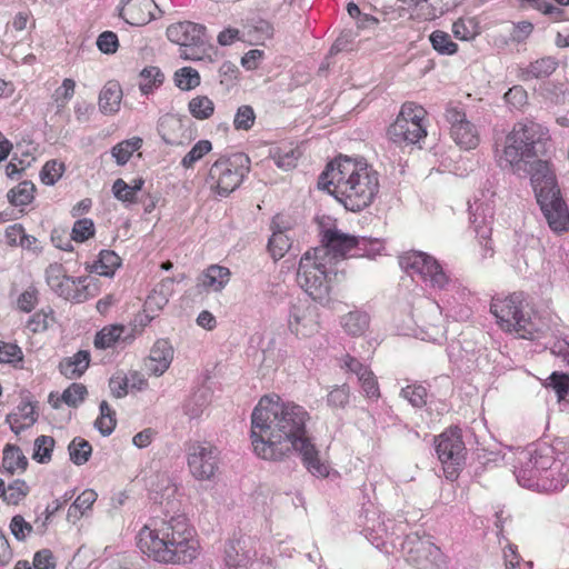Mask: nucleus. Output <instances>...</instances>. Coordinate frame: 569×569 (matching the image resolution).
<instances>
[{
  "instance_id": "1",
  "label": "nucleus",
  "mask_w": 569,
  "mask_h": 569,
  "mask_svg": "<svg viewBox=\"0 0 569 569\" xmlns=\"http://www.w3.org/2000/svg\"><path fill=\"white\" fill-rule=\"evenodd\" d=\"M310 412L277 393L262 396L251 413L250 440L253 452L263 460L282 461L293 453L317 477H327L328 467L308 431Z\"/></svg>"
},
{
  "instance_id": "2",
  "label": "nucleus",
  "mask_w": 569,
  "mask_h": 569,
  "mask_svg": "<svg viewBox=\"0 0 569 569\" xmlns=\"http://www.w3.org/2000/svg\"><path fill=\"white\" fill-rule=\"evenodd\" d=\"M137 547L148 559L162 565H188L200 555L197 530L183 516L150 518L137 535Z\"/></svg>"
},
{
  "instance_id": "3",
  "label": "nucleus",
  "mask_w": 569,
  "mask_h": 569,
  "mask_svg": "<svg viewBox=\"0 0 569 569\" xmlns=\"http://www.w3.org/2000/svg\"><path fill=\"white\" fill-rule=\"evenodd\" d=\"M319 186L347 210L359 212L370 207L379 193V173L363 160L339 156L327 164Z\"/></svg>"
},
{
  "instance_id": "4",
  "label": "nucleus",
  "mask_w": 569,
  "mask_h": 569,
  "mask_svg": "<svg viewBox=\"0 0 569 569\" xmlns=\"http://www.w3.org/2000/svg\"><path fill=\"white\" fill-rule=\"evenodd\" d=\"M490 313L503 332L531 341L553 332L561 322L556 312L536 309L522 291L492 297Z\"/></svg>"
},
{
  "instance_id": "5",
  "label": "nucleus",
  "mask_w": 569,
  "mask_h": 569,
  "mask_svg": "<svg viewBox=\"0 0 569 569\" xmlns=\"http://www.w3.org/2000/svg\"><path fill=\"white\" fill-rule=\"evenodd\" d=\"M536 199L549 228L556 232L569 229V210L561 197L556 174L548 161H535L530 169Z\"/></svg>"
},
{
  "instance_id": "6",
  "label": "nucleus",
  "mask_w": 569,
  "mask_h": 569,
  "mask_svg": "<svg viewBox=\"0 0 569 569\" xmlns=\"http://www.w3.org/2000/svg\"><path fill=\"white\" fill-rule=\"evenodd\" d=\"M549 140V132L541 124L533 121L516 122L506 136L500 160L513 167L535 159Z\"/></svg>"
},
{
  "instance_id": "7",
  "label": "nucleus",
  "mask_w": 569,
  "mask_h": 569,
  "mask_svg": "<svg viewBox=\"0 0 569 569\" xmlns=\"http://www.w3.org/2000/svg\"><path fill=\"white\" fill-rule=\"evenodd\" d=\"M331 257L325 249H310L300 259L297 279L300 287L313 299L320 302L330 298L332 290Z\"/></svg>"
},
{
  "instance_id": "8",
  "label": "nucleus",
  "mask_w": 569,
  "mask_h": 569,
  "mask_svg": "<svg viewBox=\"0 0 569 569\" xmlns=\"http://www.w3.org/2000/svg\"><path fill=\"white\" fill-rule=\"evenodd\" d=\"M249 171L247 154H221L209 167L204 182L212 194L226 198L241 186Z\"/></svg>"
},
{
  "instance_id": "9",
  "label": "nucleus",
  "mask_w": 569,
  "mask_h": 569,
  "mask_svg": "<svg viewBox=\"0 0 569 569\" xmlns=\"http://www.w3.org/2000/svg\"><path fill=\"white\" fill-rule=\"evenodd\" d=\"M427 111L415 102H405L387 130L397 144H416L427 137Z\"/></svg>"
},
{
  "instance_id": "10",
  "label": "nucleus",
  "mask_w": 569,
  "mask_h": 569,
  "mask_svg": "<svg viewBox=\"0 0 569 569\" xmlns=\"http://www.w3.org/2000/svg\"><path fill=\"white\" fill-rule=\"evenodd\" d=\"M435 446L445 477L450 481L457 480L466 459L462 430L457 426L445 429L435 437Z\"/></svg>"
},
{
  "instance_id": "11",
  "label": "nucleus",
  "mask_w": 569,
  "mask_h": 569,
  "mask_svg": "<svg viewBox=\"0 0 569 569\" xmlns=\"http://www.w3.org/2000/svg\"><path fill=\"white\" fill-rule=\"evenodd\" d=\"M401 269L410 276H419L432 289L445 290L450 283V277L439 261L422 251H407L399 257Z\"/></svg>"
},
{
  "instance_id": "12",
  "label": "nucleus",
  "mask_w": 569,
  "mask_h": 569,
  "mask_svg": "<svg viewBox=\"0 0 569 569\" xmlns=\"http://www.w3.org/2000/svg\"><path fill=\"white\" fill-rule=\"evenodd\" d=\"M46 281L53 292L66 300L82 302L93 296L89 292L91 282L89 277L68 276L66 268L59 262L48 266Z\"/></svg>"
},
{
  "instance_id": "13",
  "label": "nucleus",
  "mask_w": 569,
  "mask_h": 569,
  "mask_svg": "<svg viewBox=\"0 0 569 569\" xmlns=\"http://www.w3.org/2000/svg\"><path fill=\"white\" fill-rule=\"evenodd\" d=\"M555 465L552 448L546 445L540 446L528 453V461L517 472L518 481L528 488H546V483L541 481L552 476Z\"/></svg>"
},
{
  "instance_id": "14",
  "label": "nucleus",
  "mask_w": 569,
  "mask_h": 569,
  "mask_svg": "<svg viewBox=\"0 0 569 569\" xmlns=\"http://www.w3.org/2000/svg\"><path fill=\"white\" fill-rule=\"evenodd\" d=\"M406 560L418 569H441L446 556L432 541L418 536H408L402 546Z\"/></svg>"
},
{
  "instance_id": "15",
  "label": "nucleus",
  "mask_w": 569,
  "mask_h": 569,
  "mask_svg": "<svg viewBox=\"0 0 569 569\" xmlns=\"http://www.w3.org/2000/svg\"><path fill=\"white\" fill-rule=\"evenodd\" d=\"M218 449L209 442H194L188 449V467L198 480L211 479L218 470Z\"/></svg>"
},
{
  "instance_id": "16",
  "label": "nucleus",
  "mask_w": 569,
  "mask_h": 569,
  "mask_svg": "<svg viewBox=\"0 0 569 569\" xmlns=\"http://www.w3.org/2000/svg\"><path fill=\"white\" fill-rule=\"evenodd\" d=\"M320 316L312 303L298 301L292 305L288 318V328L297 338H310L320 330Z\"/></svg>"
},
{
  "instance_id": "17",
  "label": "nucleus",
  "mask_w": 569,
  "mask_h": 569,
  "mask_svg": "<svg viewBox=\"0 0 569 569\" xmlns=\"http://www.w3.org/2000/svg\"><path fill=\"white\" fill-rule=\"evenodd\" d=\"M446 121L450 124V136L461 149L472 150L480 143L476 126L467 119L466 113L458 107H448L445 112Z\"/></svg>"
},
{
  "instance_id": "18",
  "label": "nucleus",
  "mask_w": 569,
  "mask_h": 569,
  "mask_svg": "<svg viewBox=\"0 0 569 569\" xmlns=\"http://www.w3.org/2000/svg\"><path fill=\"white\" fill-rule=\"evenodd\" d=\"M320 236L323 246L319 249L327 250V254L331 257V261L337 258L343 259L353 256L352 251L356 250L359 244L357 237L345 233L337 227L322 228ZM331 264H333V262H331Z\"/></svg>"
},
{
  "instance_id": "19",
  "label": "nucleus",
  "mask_w": 569,
  "mask_h": 569,
  "mask_svg": "<svg viewBox=\"0 0 569 569\" xmlns=\"http://www.w3.org/2000/svg\"><path fill=\"white\" fill-rule=\"evenodd\" d=\"M204 30L203 26L191 21L176 22L167 28V37L180 47H196L202 42Z\"/></svg>"
},
{
  "instance_id": "20",
  "label": "nucleus",
  "mask_w": 569,
  "mask_h": 569,
  "mask_svg": "<svg viewBox=\"0 0 569 569\" xmlns=\"http://www.w3.org/2000/svg\"><path fill=\"white\" fill-rule=\"evenodd\" d=\"M157 9L153 0H127L121 8L120 16L131 26H144L154 18Z\"/></svg>"
},
{
  "instance_id": "21",
  "label": "nucleus",
  "mask_w": 569,
  "mask_h": 569,
  "mask_svg": "<svg viewBox=\"0 0 569 569\" xmlns=\"http://www.w3.org/2000/svg\"><path fill=\"white\" fill-rule=\"evenodd\" d=\"M173 347L167 339H158L150 350L149 357L146 359L147 370L156 376H162L170 367L173 360Z\"/></svg>"
},
{
  "instance_id": "22",
  "label": "nucleus",
  "mask_w": 569,
  "mask_h": 569,
  "mask_svg": "<svg viewBox=\"0 0 569 569\" xmlns=\"http://www.w3.org/2000/svg\"><path fill=\"white\" fill-rule=\"evenodd\" d=\"M241 539L228 540L223 548V562L226 569H250L254 562L256 553L246 550Z\"/></svg>"
},
{
  "instance_id": "23",
  "label": "nucleus",
  "mask_w": 569,
  "mask_h": 569,
  "mask_svg": "<svg viewBox=\"0 0 569 569\" xmlns=\"http://www.w3.org/2000/svg\"><path fill=\"white\" fill-rule=\"evenodd\" d=\"M231 271L220 264L208 266L198 277L197 286L207 292H221L230 282Z\"/></svg>"
},
{
  "instance_id": "24",
  "label": "nucleus",
  "mask_w": 569,
  "mask_h": 569,
  "mask_svg": "<svg viewBox=\"0 0 569 569\" xmlns=\"http://www.w3.org/2000/svg\"><path fill=\"white\" fill-rule=\"evenodd\" d=\"M38 419L36 407L30 401H21L17 408L7 415L6 422L14 435H20L23 430L32 427Z\"/></svg>"
},
{
  "instance_id": "25",
  "label": "nucleus",
  "mask_w": 569,
  "mask_h": 569,
  "mask_svg": "<svg viewBox=\"0 0 569 569\" xmlns=\"http://www.w3.org/2000/svg\"><path fill=\"white\" fill-rule=\"evenodd\" d=\"M90 365V352L79 350L71 357L63 358L59 363V371L68 379H77L81 377Z\"/></svg>"
},
{
  "instance_id": "26",
  "label": "nucleus",
  "mask_w": 569,
  "mask_h": 569,
  "mask_svg": "<svg viewBox=\"0 0 569 569\" xmlns=\"http://www.w3.org/2000/svg\"><path fill=\"white\" fill-rule=\"evenodd\" d=\"M158 130L166 143L172 146L182 143L181 139L184 133V128L180 118L173 114L163 116L159 121Z\"/></svg>"
},
{
  "instance_id": "27",
  "label": "nucleus",
  "mask_w": 569,
  "mask_h": 569,
  "mask_svg": "<svg viewBox=\"0 0 569 569\" xmlns=\"http://www.w3.org/2000/svg\"><path fill=\"white\" fill-rule=\"evenodd\" d=\"M559 62L553 57H542L530 62L521 70V79L525 81L531 79H543L551 76L558 68Z\"/></svg>"
},
{
  "instance_id": "28",
  "label": "nucleus",
  "mask_w": 569,
  "mask_h": 569,
  "mask_svg": "<svg viewBox=\"0 0 569 569\" xmlns=\"http://www.w3.org/2000/svg\"><path fill=\"white\" fill-rule=\"evenodd\" d=\"M28 459L22 450L14 445H6L2 456L3 472L13 476L14 473H22L27 470Z\"/></svg>"
},
{
  "instance_id": "29",
  "label": "nucleus",
  "mask_w": 569,
  "mask_h": 569,
  "mask_svg": "<svg viewBox=\"0 0 569 569\" xmlns=\"http://www.w3.org/2000/svg\"><path fill=\"white\" fill-rule=\"evenodd\" d=\"M122 99L121 87L117 82H108L99 96V108L104 114L118 112Z\"/></svg>"
},
{
  "instance_id": "30",
  "label": "nucleus",
  "mask_w": 569,
  "mask_h": 569,
  "mask_svg": "<svg viewBox=\"0 0 569 569\" xmlns=\"http://www.w3.org/2000/svg\"><path fill=\"white\" fill-rule=\"evenodd\" d=\"M121 264L122 259L113 250L103 249L99 252L98 259L90 267V271L112 278Z\"/></svg>"
},
{
  "instance_id": "31",
  "label": "nucleus",
  "mask_w": 569,
  "mask_h": 569,
  "mask_svg": "<svg viewBox=\"0 0 569 569\" xmlns=\"http://www.w3.org/2000/svg\"><path fill=\"white\" fill-rule=\"evenodd\" d=\"M126 327L123 325H108L100 329L93 339V346L96 349L106 350L114 348L123 337Z\"/></svg>"
},
{
  "instance_id": "32",
  "label": "nucleus",
  "mask_w": 569,
  "mask_h": 569,
  "mask_svg": "<svg viewBox=\"0 0 569 569\" xmlns=\"http://www.w3.org/2000/svg\"><path fill=\"white\" fill-rule=\"evenodd\" d=\"M340 323L347 335L360 337L368 330L370 319L366 312L356 310L342 316Z\"/></svg>"
},
{
  "instance_id": "33",
  "label": "nucleus",
  "mask_w": 569,
  "mask_h": 569,
  "mask_svg": "<svg viewBox=\"0 0 569 569\" xmlns=\"http://www.w3.org/2000/svg\"><path fill=\"white\" fill-rule=\"evenodd\" d=\"M143 146V140L140 137H132L130 139L118 142L111 149V156L114 158L118 166H124Z\"/></svg>"
},
{
  "instance_id": "34",
  "label": "nucleus",
  "mask_w": 569,
  "mask_h": 569,
  "mask_svg": "<svg viewBox=\"0 0 569 569\" xmlns=\"http://www.w3.org/2000/svg\"><path fill=\"white\" fill-rule=\"evenodd\" d=\"M214 110L213 100L206 94H197L188 102L189 113L199 121L210 119L214 114Z\"/></svg>"
},
{
  "instance_id": "35",
  "label": "nucleus",
  "mask_w": 569,
  "mask_h": 569,
  "mask_svg": "<svg viewBox=\"0 0 569 569\" xmlns=\"http://www.w3.org/2000/svg\"><path fill=\"white\" fill-rule=\"evenodd\" d=\"M36 186L31 181H21L9 190L7 197L14 207H26L34 199Z\"/></svg>"
},
{
  "instance_id": "36",
  "label": "nucleus",
  "mask_w": 569,
  "mask_h": 569,
  "mask_svg": "<svg viewBox=\"0 0 569 569\" xmlns=\"http://www.w3.org/2000/svg\"><path fill=\"white\" fill-rule=\"evenodd\" d=\"M24 360L22 348L16 342L0 340V363L21 369Z\"/></svg>"
},
{
  "instance_id": "37",
  "label": "nucleus",
  "mask_w": 569,
  "mask_h": 569,
  "mask_svg": "<svg viewBox=\"0 0 569 569\" xmlns=\"http://www.w3.org/2000/svg\"><path fill=\"white\" fill-rule=\"evenodd\" d=\"M164 76L158 67H146L139 74V88L143 94H149L159 88Z\"/></svg>"
},
{
  "instance_id": "38",
  "label": "nucleus",
  "mask_w": 569,
  "mask_h": 569,
  "mask_svg": "<svg viewBox=\"0 0 569 569\" xmlns=\"http://www.w3.org/2000/svg\"><path fill=\"white\" fill-rule=\"evenodd\" d=\"M173 82L182 91H191L200 86L201 77L198 70L192 67H182L176 70Z\"/></svg>"
},
{
  "instance_id": "39",
  "label": "nucleus",
  "mask_w": 569,
  "mask_h": 569,
  "mask_svg": "<svg viewBox=\"0 0 569 569\" xmlns=\"http://www.w3.org/2000/svg\"><path fill=\"white\" fill-rule=\"evenodd\" d=\"M56 321L54 311L51 307L42 308L34 312L27 321V329L32 333L44 332Z\"/></svg>"
},
{
  "instance_id": "40",
  "label": "nucleus",
  "mask_w": 569,
  "mask_h": 569,
  "mask_svg": "<svg viewBox=\"0 0 569 569\" xmlns=\"http://www.w3.org/2000/svg\"><path fill=\"white\" fill-rule=\"evenodd\" d=\"M455 38L461 41L475 39L480 33L479 23L475 18H459L452 23Z\"/></svg>"
},
{
  "instance_id": "41",
  "label": "nucleus",
  "mask_w": 569,
  "mask_h": 569,
  "mask_svg": "<svg viewBox=\"0 0 569 569\" xmlns=\"http://www.w3.org/2000/svg\"><path fill=\"white\" fill-rule=\"evenodd\" d=\"M429 41L435 51L442 56H453L458 52V44L451 40L449 33L435 30L429 36Z\"/></svg>"
},
{
  "instance_id": "42",
  "label": "nucleus",
  "mask_w": 569,
  "mask_h": 569,
  "mask_svg": "<svg viewBox=\"0 0 569 569\" xmlns=\"http://www.w3.org/2000/svg\"><path fill=\"white\" fill-rule=\"evenodd\" d=\"M30 493L29 485L22 479H16L6 487L3 502L9 506H18Z\"/></svg>"
},
{
  "instance_id": "43",
  "label": "nucleus",
  "mask_w": 569,
  "mask_h": 569,
  "mask_svg": "<svg viewBox=\"0 0 569 569\" xmlns=\"http://www.w3.org/2000/svg\"><path fill=\"white\" fill-rule=\"evenodd\" d=\"M212 143L210 140L202 139L193 144L190 151L181 159V167L184 169H193L196 163L202 160L207 154L212 151Z\"/></svg>"
},
{
  "instance_id": "44",
  "label": "nucleus",
  "mask_w": 569,
  "mask_h": 569,
  "mask_svg": "<svg viewBox=\"0 0 569 569\" xmlns=\"http://www.w3.org/2000/svg\"><path fill=\"white\" fill-rule=\"evenodd\" d=\"M100 415L97 418L94 426L103 436H109L116 428L117 419L114 410L109 403L103 400L100 403Z\"/></svg>"
},
{
  "instance_id": "45",
  "label": "nucleus",
  "mask_w": 569,
  "mask_h": 569,
  "mask_svg": "<svg viewBox=\"0 0 569 569\" xmlns=\"http://www.w3.org/2000/svg\"><path fill=\"white\" fill-rule=\"evenodd\" d=\"M68 450L70 460L80 466L89 460L92 447L86 439L77 437L69 443Z\"/></svg>"
},
{
  "instance_id": "46",
  "label": "nucleus",
  "mask_w": 569,
  "mask_h": 569,
  "mask_svg": "<svg viewBox=\"0 0 569 569\" xmlns=\"http://www.w3.org/2000/svg\"><path fill=\"white\" fill-rule=\"evenodd\" d=\"M97 492L92 489L82 491L69 507L68 516L73 518H80L83 513L89 510L97 500Z\"/></svg>"
},
{
  "instance_id": "47",
  "label": "nucleus",
  "mask_w": 569,
  "mask_h": 569,
  "mask_svg": "<svg viewBox=\"0 0 569 569\" xmlns=\"http://www.w3.org/2000/svg\"><path fill=\"white\" fill-rule=\"evenodd\" d=\"M56 441L50 436H39L34 440V450L32 458L39 463H48L51 461L52 451L54 448Z\"/></svg>"
},
{
  "instance_id": "48",
  "label": "nucleus",
  "mask_w": 569,
  "mask_h": 569,
  "mask_svg": "<svg viewBox=\"0 0 569 569\" xmlns=\"http://www.w3.org/2000/svg\"><path fill=\"white\" fill-rule=\"evenodd\" d=\"M290 247V238L283 231H273L268 242V250L274 260L281 259Z\"/></svg>"
},
{
  "instance_id": "49",
  "label": "nucleus",
  "mask_w": 569,
  "mask_h": 569,
  "mask_svg": "<svg viewBox=\"0 0 569 569\" xmlns=\"http://www.w3.org/2000/svg\"><path fill=\"white\" fill-rule=\"evenodd\" d=\"M74 92H76L74 80H72L70 78H66L62 81L61 86L58 87L52 94V99L57 107V112H60L61 110H63L67 107L70 99L74 96Z\"/></svg>"
},
{
  "instance_id": "50",
  "label": "nucleus",
  "mask_w": 569,
  "mask_h": 569,
  "mask_svg": "<svg viewBox=\"0 0 569 569\" xmlns=\"http://www.w3.org/2000/svg\"><path fill=\"white\" fill-rule=\"evenodd\" d=\"M400 395L415 408H422L427 405L428 391L422 385H409L401 389Z\"/></svg>"
},
{
  "instance_id": "51",
  "label": "nucleus",
  "mask_w": 569,
  "mask_h": 569,
  "mask_svg": "<svg viewBox=\"0 0 569 569\" xmlns=\"http://www.w3.org/2000/svg\"><path fill=\"white\" fill-rule=\"evenodd\" d=\"M256 122V113L251 106L243 104L237 109L233 119V127L236 130L249 131Z\"/></svg>"
},
{
  "instance_id": "52",
  "label": "nucleus",
  "mask_w": 569,
  "mask_h": 569,
  "mask_svg": "<svg viewBox=\"0 0 569 569\" xmlns=\"http://www.w3.org/2000/svg\"><path fill=\"white\" fill-rule=\"evenodd\" d=\"M87 395L88 390L83 383L73 382L62 392L61 399L69 407H78Z\"/></svg>"
},
{
  "instance_id": "53",
  "label": "nucleus",
  "mask_w": 569,
  "mask_h": 569,
  "mask_svg": "<svg viewBox=\"0 0 569 569\" xmlns=\"http://www.w3.org/2000/svg\"><path fill=\"white\" fill-rule=\"evenodd\" d=\"M9 529L11 535L18 541H26L33 532V526L21 515H16L11 518Z\"/></svg>"
},
{
  "instance_id": "54",
  "label": "nucleus",
  "mask_w": 569,
  "mask_h": 569,
  "mask_svg": "<svg viewBox=\"0 0 569 569\" xmlns=\"http://www.w3.org/2000/svg\"><path fill=\"white\" fill-rule=\"evenodd\" d=\"M546 387L555 390L559 401L566 400L569 395V376L555 371L549 376Z\"/></svg>"
},
{
  "instance_id": "55",
  "label": "nucleus",
  "mask_w": 569,
  "mask_h": 569,
  "mask_svg": "<svg viewBox=\"0 0 569 569\" xmlns=\"http://www.w3.org/2000/svg\"><path fill=\"white\" fill-rule=\"evenodd\" d=\"M94 223L91 219L83 218L74 222L71 231V238L76 242H84L94 236Z\"/></svg>"
},
{
  "instance_id": "56",
  "label": "nucleus",
  "mask_w": 569,
  "mask_h": 569,
  "mask_svg": "<svg viewBox=\"0 0 569 569\" xmlns=\"http://www.w3.org/2000/svg\"><path fill=\"white\" fill-rule=\"evenodd\" d=\"M39 303V290L34 286L23 290L17 299V308L26 313L31 312Z\"/></svg>"
},
{
  "instance_id": "57",
  "label": "nucleus",
  "mask_w": 569,
  "mask_h": 569,
  "mask_svg": "<svg viewBox=\"0 0 569 569\" xmlns=\"http://www.w3.org/2000/svg\"><path fill=\"white\" fill-rule=\"evenodd\" d=\"M350 400V388L347 385L336 386L327 396L329 407L339 409L345 408Z\"/></svg>"
},
{
  "instance_id": "58",
  "label": "nucleus",
  "mask_w": 569,
  "mask_h": 569,
  "mask_svg": "<svg viewBox=\"0 0 569 569\" xmlns=\"http://www.w3.org/2000/svg\"><path fill=\"white\" fill-rule=\"evenodd\" d=\"M299 154L296 149L279 148L273 154V160L279 168L289 170L296 167Z\"/></svg>"
},
{
  "instance_id": "59",
  "label": "nucleus",
  "mask_w": 569,
  "mask_h": 569,
  "mask_svg": "<svg viewBox=\"0 0 569 569\" xmlns=\"http://www.w3.org/2000/svg\"><path fill=\"white\" fill-rule=\"evenodd\" d=\"M358 379L367 398L375 400L380 398V389L377 378L370 369L365 371V373H361Z\"/></svg>"
},
{
  "instance_id": "60",
  "label": "nucleus",
  "mask_w": 569,
  "mask_h": 569,
  "mask_svg": "<svg viewBox=\"0 0 569 569\" xmlns=\"http://www.w3.org/2000/svg\"><path fill=\"white\" fill-rule=\"evenodd\" d=\"M4 238L9 246H26L30 243L29 236L22 224L14 223L6 228Z\"/></svg>"
},
{
  "instance_id": "61",
  "label": "nucleus",
  "mask_w": 569,
  "mask_h": 569,
  "mask_svg": "<svg viewBox=\"0 0 569 569\" xmlns=\"http://www.w3.org/2000/svg\"><path fill=\"white\" fill-rule=\"evenodd\" d=\"M64 166L56 160L47 161L41 170V181L44 184L56 183L62 176Z\"/></svg>"
},
{
  "instance_id": "62",
  "label": "nucleus",
  "mask_w": 569,
  "mask_h": 569,
  "mask_svg": "<svg viewBox=\"0 0 569 569\" xmlns=\"http://www.w3.org/2000/svg\"><path fill=\"white\" fill-rule=\"evenodd\" d=\"M112 193L114 198L121 202L134 203L137 202V196L132 191V188L123 179L118 178L112 184Z\"/></svg>"
},
{
  "instance_id": "63",
  "label": "nucleus",
  "mask_w": 569,
  "mask_h": 569,
  "mask_svg": "<svg viewBox=\"0 0 569 569\" xmlns=\"http://www.w3.org/2000/svg\"><path fill=\"white\" fill-rule=\"evenodd\" d=\"M109 388L113 397H126L130 392L127 373L122 371L116 372L109 380Z\"/></svg>"
},
{
  "instance_id": "64",
  "label": "nucleus",
  "mask_w": 569,
  "mask_h": 569,
  "mask_svg": "<svg viewBox=\"0 0 569 569\" xmlns=\"http://www.w3.org/2000/svg\"><path fill=\"white\" fill-rule=\"evenodd\" d=\"M32 566L33 569H56L57 560L53 552L44 548L34 553Z\"/></svg>"
}]
</instances>
